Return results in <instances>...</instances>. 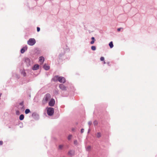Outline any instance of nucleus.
I'll list each match as a JSON object with an SVG mask.
<instances>
[{
	"instance_id": "nucleus-2",
	"label": "nucleus",
	"mask_w": 157,
	"mask_h": 157,
	"mask_svg": "<svg viewBox=\"0 0 157 157\" xmlns=\"http://www.w3.org/2000/svg\"><path fill=\"white\" fill-rule=\"evenodd\" d=\"M47 113L48 114L51 116L54 113V109L53 108L49 107L47 109Z\"/></svg>"
},
{
	"instance_id": "nucleus-16",
	"label": "nucleus",
	"mask_w": 157,
	"mask_h": 157,
	"mask_svg": "<svg viewBox=\"0 0 157 157\" xmlns=\"http://www.w3.org/2000/svg\"><path fill=\"white\" fill-rule=\"evenodd\" d=\"M109 45L110 47V48H112L113 47V45L112 41L110 42L109 44Z\"/></svg>"
},
{
	"instance_id": "nucleus-7",
	"label": "nucleus",
	"mask_w": 157,
	"mask_h": 157,
	"mask_svg": "<svg viewBox=\"0 0 157 157\" xmlns=\"http://www.w3.org/2000/svg\"><path fill=\"white\" fill-rule=\"evenodd\" d=\"M44 60V59L43 57H40L39 58V61L40 62V64H42L43 63Z\"/></svg>"
},
{
	"instance_id": "nucleus-25",
	"label": "nucleus",
	"mask_w": 157,
	"mask_h": 157,
	"mask_svg": "<svg viewBox=\"0 0 157 157\" xmlns=\"http://www.w3.org/2000/svg\"><path fill=\"white\" fill-rule=\"evenodd\" d=\"M40 28L39 27H37V31L38 32L40 31Z\"/></svg>"
},
{
	"instance_id": "nucleus-4",
	"label": "nucleus",
	"mask_w": 157,
	"mask_h": 157,
	"mask_svg": "<svg viewBox=\"0 0 157 157\" xmlns=\"http://www.w3.org/2000/svg\"><path fill=\"white\" fill-rule=\"evenodd\" d=\"M58 81L60 83H64L66 82L65 78L63 77H59Z\"/></svg>"
},
{
	"instance_id": "nucleus-21",
	"label": "nucleus",
	"mask_w": 157,
	"mask_h": 157,
	"mask_svg": "<svg viewBox=\"0 0 157 157\" xmlns=\"http://www.w3.org/2000/svg\"><path fill=\"white\" fill-rule=\"evenodd\" d=\"M72 137V136L71 135H69L68 136V140H70L71 139Z\"/></svg>"
},
{
	"instance_id": "nucleus-10",
	"label": "nucleus",
	"mask_w": 157,
	"mask_h": 157,
	"mask_svg": "<svg viewBox=\"0 0 157 157\" xmlns=\"http://www.w3.org/2000/svg\"><path fill=\"white\" fill-rule=\"evenodd\" d=\"M59 77L58 76L56 75L53 77V80L54 81H57L59 80Z\"/></svg>"
},
{
	"instance_id": "nucleus-12",
	"label": "nucleus",
	"mask_w": 157,
	"mask_h": 157,
	"mask_svg": "<svg viewBox=\"0 0 157 157\" xmlns=\"http://www.w3.org/2000/svg\"><path fill=\"white\" fill-rule=\"evenodd\" d=\"M74 154V152L71 150H70L68 152V155H70V156H72Z\"/></svg>"
},
{
	"instance_id": "nucleus-18",
	"label": "nucleus",
	"mask_w": 157,
	"mask_h": 157,
	"mask_svg": "<svg viewBox=\"0 0 157 157\" xmlns=\"http://www.w3.org/2000/svg\"><path fill=\"white\" fill-rule=\"evenodd\" d=\"M30 112V110L29 109H27L25 110V114H27Z\"/></svg>"
},
{
	"instance_id": "nucleus-14",
	"label": "nucleus",
	"mask_w": 157,
	"mask_h": 157,
	"mask_svg": "<svg viewBox=\"0 0 157 157\" xmlns=\"http://www.w3.org/2000/svg\"><path fill=\"white\" fill-rule=\"evenodd\" d=\"M24 117V115L23 114H21L19 117V119L21 121L23 120Z\"/></svg>"
},
{
	"instance_id": "nucleus-15",
	"label": "nucleus",
	"mask_w": 157,
	"mask_h": 157,
	"mask_svg": "<svg viewBox=\"0 0 157 157\" xmlns=\"http://www.w3.org/2000/svg\"><path fill=\"white\" fill-rule=\"evenodd\" d=\"M96 135L98 138H100L101 136V133L100 132H98L97 133Z\"/></svg>"
},
{
	"instance_id": "nucleus-23",
	"label": "nucleus",
	"mask_w": 157,
	"mask_h": 157,
	"mask_svg": "<svg viewBox=\"0 0 157 157\" xmlns=\"http://www.w3.org/2000/svg\"><path fill=\"white\" fill-rule=\"evenodd\" d=\"M93 123H94V125H96L98 124V122L97 121H95Z\"/></svg>"
},
{
	"instance_id": "nucleus-6",
	"label": "nucleus",
	"mask_w": 157,
	"mask_h": 157,
	"mask_svg": "<svg viewBox=\"0 0 157 157\" xmlns=\"http://www.w3.org/2000/svg\"><path fill=\"white\" fill-rule=\"evenodd\" d=\"M55 103V100L53 99H52L49 102V105L51 106H53Z\"/></svg>"
},
{
	"instance_id": "nucleus-32",
	"label": "nucleus",
	"mask_w": 157,
	"mask_h": 157,
	"mask_svg": "<svg viewBox=\"0 0 157 157\" xmlns=\"http://www.w3.org/2000/svg\"><path fill=\"white\" fill-rule=\"evenodd\" d=\"M105 63H105V62L104 61V64H105Z\"/></svg>"
},
{
	"instance_id": "nucleus-19",
	"label": "nucleus",
	"mask_w": 157,
	"mask_h": 157,
	"mask_svg": "<svg viewBox=\"0 0 157 157\" xmlns=\"http://www.w3.org/2000/svg\"><path fill=\"white\" fill-rule=\"evenodd\" d=\"M21 74L23 75L24 76H26V73L25 71H23L21 72Z\"/></svg>"
},
{
	"instance_id": "nucleus-22",
	"label": "nucleus",
	"mask_w": 157,
	"mask_h": 157,
	"mask_svg": "<svg viewBox=\"0 0 157 157\" xmlns=\"http://www.w3.org/2000/svg\"><path fill=\"white\" fill-rule=\"evenodd\" d=\"M91 49L93 51H94L96 49V48L95 46H92L91 47Z\"/></svg>"
},
{
	"instance_id": "nucleus-3",
	"label": "nucleus",
	"mask_w": 157,
	"mask_h": 157,
	"mask_svg": "<svg viewBox=\"0 0 157 157\" xmlns=\"http://www.w3.org/2000/svg\"><path fill=\"white\" fill-rule=\"evenodd\" d=\"M36 43V40L34 38H30L27 42L28 44L30 45L33 46Z\"/></svg>"
},
{
	"instance_id": "nucleus-28",
	"label": "nucleus",
	"mask_w": 157,
	"mask_h": 157,
	"mask_svg": "<svg viewBox=\"0 0 157 157\" xmlns=\"http://www.w3.org/2000/svg\"><path fill=\"white\" fill-rule=\"evenodd\" d=\"M92 122L91 121H89L88 123V124L89 125H90L92 124Z\"/></svg>"
},
{
	"instance_id": "nucleus-31",
	"label": "nucleus",
	"mask_w": 157,
	"mask_h": 157,
	"mask_svg": "<svg viewBox=\"0 0 157 157\" xmlns=\"http://www.w3.org/2000/svg\"><path fill=\"white\" fill-rule=\"evenodd\" d=\"M56 94H58V92L57 91H56Z\"/></svg>"
},
{
	"instance_id": "nucleus-5",
	"label": "nucleus",
	"mask_w": 157,
	"mask_h": 157,
	"mask_svg": "<svg viewBox=\"0 0 157 157\" xmlns=\"http://www.w3.org/2000/svg\"><path fill=\"white\" fill-rule=\"evenodd\" d=\"M59 88L62 90L66 91L67 90V87L63 84H60L59 85Z\"/></svg>"
},
{
	"instance_id": "nucleus-17",
	"label": "nucleus",
	"mask_w": 157,
	"mask_h": 157,
	"mask_svg": "<svg viewBox=\"0 0 157 157\" xmlns=\"http://www.w3.org/2000/svg\"><path fill=\"white\" fill-rule=\"evenodd\" d=\"M91 39L92 40L91 41L90 44H93L94 43V41H95V40L94 38V37H92Z\"/></svg>"
},
{
	"instance_id": "nucleus-11",
	"label": "nucleus",
	"mask_w": 157,
	"mask_h": 157,
	"mask_svg": "<svg viewBox=\"0 0 157 157\" xmlns=\"http://www.w3.org/2000/svg\"><path fill=\"white\" fill-rule=\"evenodd\" d=\"M27 49V47H25H25H24V48H23L21 50V53H24L25 52V50H26Z\"/></svg>"
},
{
	"instance_id": "nucleus-9",
	"label": "nucleus",
	"mask_w": 157,
	"mask_h": 157,
	"mask_svg": "<svg viewBox=\"0 0 157 157\" xmlns=\"http://www.w3.org/2000/svg\"><path fill=\"white\" fill-rule=\"evenodd\" d=\"M43 67L46 70H48L50 69V67L46 64H44Z\"/></svg>"
},
{
	"instance_id": "nucleus-26",
	"label": "nucleus",
	"mask_w": 157,
	"mask_h": 157,
	"mask_svg": "<svg viewBox=\"0 0 157 157\" xmlns=\"http://www.w3.org/2000/svg\"><path fill=\"white\" fill-rule=\"evenodd\" d=\"M74 143L75 144H76V145L77 144H78V142H77V140H76L74 141Z\"/></svg>"
},
{
	"instance_id": "nucleus-13",
	"label": "nucleus",
	"mask_w": 157,
	"mask_h": 157,
	"mask_svg": "<svg viewBox=\"0 0 157 157\" xmlns=\"http://www.w3.org/2000/svg\"><path fill=\"white\" fill-rule=\"evenodd\" d=\"M86 150L88 151H90L91 150V147L90 146H87L86 148Z\"/></svg>"
},
{
	"instance_id": "nucleus-8",
	"label": "nucleus",
	"mask_w": 157,
	"mask_h": 157,
	"mask_svg": "<svg viewBox=\"0 0 157 157\" xmlns=\"http://www.w3.org/2000/svg\"><path fill=\"white\" fill-rule=\"evenodd\" d=\"M39 67V65L38 64L35 65L33 67V70H36L38 69Z\"/></svg>"
},
{
	"instance_id": "nucleus-1",
	"label": "nucleus",
	"mask_w": 157,
	"mask_h": 157,
	"mask_svg": "<svg viewBox=\"0 0 157 157\" xmlns=\"http://www.w3.org/2000/svg\"><path fill=\"white\" fill-rule=\"evenodd\" d=\"M50 98L51 95L50 94H46L42 101L43 103L44 104L46 103L50 99Z\"/></svg>"
},
{
	"instance_id": "nucleus-30",
	"label": "nucleus",
	"mask_w": 157,
	"mask_h": 157,
	"mask_svg": "<svg viewBox=\"0 0 157 157\" xmlns=\"http://www.w3.org/2000/svg\"><path fill=\"white\" fill-rule=\"evenodd\" d=\"M3 144V142L2 141H0V144L2 145Z\"/></svg>"
},
{
	"instance_id": "nucleus-24",
	"label": "nucleus",
	"mask_w": 157,
	"mask_h": 157,
	"mask_svg": "<svg viewBox=\"0 0 157 157\" xmlns=\"http://www.w3.org/2000/svg\"><path fill=\"white\" fill-rule=\"evenodd\" d=\"M100 60L101 61H104V58L103 57H101L100 58Z\"/></svg>"
},
{
	"instance_id": "nucleus-27",
	"label": "nucleus",
	"mask_w": 157,
	"mask_h": 157,
	"mask_svg": "<svg viewBox=\"0 0 157 157\" xmlns=\"http://www.w3.org/2000/svg\"><path fill=\"white\" fill-rule=\"evenodd\" d=\"M123 29L122 28H118L117 29V31H118V32H119L120 31L121 29Z\"/></svg>"
},
{
	"instance_id": "nucleus-29",
	"label": "nucleus",
	"mask_w": 157,
	"mask_h": 157,
	"mask_svg": "<svg viewBox=\"0 0 157 157\" xmlns=\"http://www.w3.org/2000/svg\"><path fill=\"white\" fill-rule=\"evenodd\" d=\"M84 129L83 128H82L81 129V132L82 133L84 132Z\"/></svg>"
},
{
	"instance_id": "nucleus-33",
	"label": "nucleus",
	"mask_w": 157,
	"mask_h": 157,
	"mask_svg": "<svg viewBox=\"0 0 157 157\" xmlns=\"http://www.w3.org/2000/svg\"><path fill=\"white\" fill-rule=\"evenodd\" d=\"M17 112H19V111H17V112H16L17 113Z\"/></svg>"
},
{
	"instance_id": "nucleus-20",
	"label": "nucleus",
	"mask_w": 157,
	"mask_h": 157,
	"mask_svg": "<svg viewBox=\"0 0 157 157\" xmlns=\"http://www.w3.org/2000/svg\"><path fill=\"white\" fill-rule=\"evenodd\" d=\"M63 147V145H60L59 146V149L60 150L62 149Z\"/></svg>"
}]
</instances>
